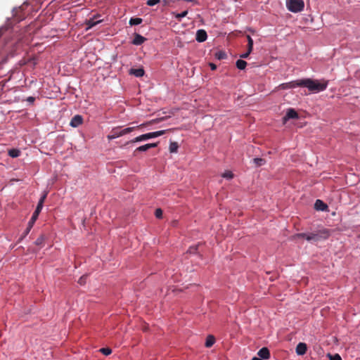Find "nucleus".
Segmentation results:
<instances>
[{"mask_svg": "<svg viewBox=\"0 0 360 360\" xmlns=\"http://www.w3.org/2000/svg\"><path fill=\"white\" fill-rule=\"evenodd\" d=\"M153 122H155V120H152L150 123H153Z\"/></svg>", "mask_w": 360, "mask_h": 360, "instance_id": "obj_42", "label": "nucleus"}, {"mask_svg": "<svg viewBox=\"0 0 360 360\" xmlns=\"http://www.w3.org/2000/svg\"><path fill=\"white\" fill-rule=\"evenodd\" d=\"M252 49H253V45L248 44V51H249V53L252 52Z\"/></svg>", "mask_w": 360, "mask_h": 360, "instance_id": "obj_39", "label": "nucleus"}, {"mask_svg": "<svg viewBox=\"0 0 360 360\" xmlns=\"http://www.w3.org/2000/svg\"><path fill=\"white\" fill-rule=\"evenodd\" d=\"M140 126L127 127L124 129H120V127H116L112 129L110 133L107 136L108 140H112L116 138L122 136L132 132L136 128L139 127Z\"/></svg>", "mask_w": 360, "mask_h": 360, "instance_id": "obj_2", "label": "nucleus"}, {"mask_svg": "<svg viewBox=\"0 0 360 360\" xmlns=\"http://www.w3.org/2000/svg\"><path fill=\"white\" fill-rule=\"evenodd\" d=\"M8 153L11 158H18L20 155V151L18 149L13 148L9 150Z\"/></svg>", "mask_w": 360, "mask_h": 360, "instance_id": "obj_19", "label": "nucleus"}, {"mask_svg": "<svg viewBox=\"0 0 360 360\" xmlns=\"http://www.w3.org/2000/svg\"><path fill=\"white\" fill-rule=\"evenodd\" d=\"M179 145L176 142H171L169 144V152L170 153H176L178 150Z\"/></svg>", "mask_w": 360, "mask_h": 360, "instance_id": "obj_22", "label": "nucleus"}, {"mask_svg": "<svg viewBox=\"0 0 360 360\" xmlns=\"http://www.w3.org/2000/svg\"><path fill=\"white\" fill-rule=\"evenodd\" d=\"M27 101L30 103H33L34 101V98L32 96H30L27 98Z\"/></svg>", "mask_w": 360, "mask_h": 360, "instance_id": "obj_38", "label": "nucleus"}, {"mask_svg": "<svg viewBox=\"0 0 360 360\" xmlns=\"http://www.w3.org/2000/svg\"><path fill=\"white\" fill-rule=\"evenodd\" d=\"M158 146V143H147L143 146H141L138 147L134 152V155H136V152H145L148 150L150 148H155Z\"/></svg>", "mask_w": 360, "mask_h": 360, "instance_id": "obj_8", "label": "nucleus"}, {"mask_svg": "<svg viewBox=\"0 0 360 360\" xmlns=\"http://www.w3.org/2000/svg\"><path fill=\"white\" fill-rule=\"evenodd\" d=\"M298 117L297 112L292 108H289L287 110L286 115L283 117V122H285L290 119H296Z\"/></svg>", "mask_w": 360, "mask_h": 360, "instance_id": "obj_9", "label": "nucleus"}, {"mask_svg": "<svg viewBox=\"0 0 360 360\" xmlns=\"http://www.w3.org/2000/svg\"><path fill=\"white\" fill-rule=\"evenodd\" d=\"M252 360H262V359L261 358H259V357L255 356V357L252 358Z\"/></svg>", "mask_w": 360, "mask_h": 360, "instance_id": "obj_41", "label": "nucleus"}, {"mask_svg": "<svg viewBox=\"0 0 360 360\" xmlns=\"http://www.w3.org/2000/svg\"><path fill=\"white\" fill-rule=\"evenodd\" d=\"M40 212H41L40 210H38L37 209L35 210V211L32 214V216L30 221L28 222V226L25 230V235L28 234V233L31 230L32 227L33 226L34 224L35 223L36 220L37 219L38 216Z\"/></svg>", "mask_w": 360, "mask_h": 360, "instance_id": "obj_5", "label": "nucleus"}, {"mask_svg": "<svg viewBox=\"0 0 360 360\" xmlns=\"http://www.w3.org/2000/svg\"><path fill=\"white\" fill-rule=\"evenodd\" d=\"M155 216H156L157 218H160L162 217V211L161 209H157L155 210Z\"/></svg>", "mask_w": 360, "mask_h": 360, "instance_id": "obj_35", "label": "nucleus"}, {"mask_svg": "<svg viewBox=\"0 0 360 360\" xmlns=\"http://www.w3.org/2000/svg\"><path fill=\"white\" fill-rule=\"evenodd\" d=\"M247 39H248V44L253 45V40L250 35L247 36Z\"/></svg>", "mask_w": 360, "mask_h": 360, "instance_id": "obj_36", "label": "nucleus"}, {"mask_svg": "<svg viewBox=\"0 0 360 360\" xmlns=\"http://www.w3.org/2000/svg\"><path fill=\"white\" fill-rule=\"evenodd\" d=\"M82 117L79 115H76L72 118L70 124L72 127H77L82 124Z\"/></svg>", "mask_w": 360, "mask_h": 360, "instance_id": "obj_10", "label": "nucleus"}, {"mask_svg": "<svg viewBox=\"0 0 360 360\" xmlns=\"http://www.w3.org/2000/svg\"><path fill=\"white\" fill-rule=\"evenodd\" d=\"M210 68H211V69H212V70H216V69H217V65H214V63H210Z\"/></svg>", "mask_w": 360, "mask_h": 360, "instance_id": "obj_40", "label": "nucleus"}, {"mask_svg": "<svg viewBox=\"0 0 360 360\" xmlns=\"http://www.w3.org/2000/svg\"><path fill=\"white\" fill-rule=\"evenodd\" d=\"M46 193H45L39 199V202H38V204H37V206L36 207L37 210H40L41 211L42 210V207H43V204H44V202L46 198Z\"/></svg>", "mask_w": 360, "mask_h": 360, "instance_id": "obj_20", "label": "nucleus"}, {"mask_svg": "<svg viewBox=\"0 0 360 360\" xmlns=\"http://www.w3.org/2000/svg\"><path fill=\"white\" fill-rule=\"evenodd\" d=\"M129 74L133 75L136 77H141L144 75V70L143 68L134 69L129 70Z\"/></svg>", "mask_w": 360, "mask_h": 360, "instance_id": "obj_17", "label": "nucleus"}, {"mask_svg": "<svg viewBox=\"0 0 360 360\" xmlns=\"http://www.w3.org/2000/svg\"><path fill=\"white\" fill-rule=\"evenodd\" d=\"M258 356L262 359H268L270 357V352L269 350L266 347H263L258 352Z\"/></svg>", "mask_w": 360, "mask_h": 360, "instance_id": "obj_13", "label": "nucleus"}, {"mask_svg": "<svg viewBox=\"0 0 360 360\" xmlns=\"http://www.w3.org/2000/svg\"><path fill=\"white\" fill-rule=\"evenodd\" d=\"M100 352L103 354L108 356L112 353V349L108 347H104V348L100 349Z\"/></svg>", "mask_w": 360, "mask_h": 360, "instance_id": "obj_26", "label": "nucleus"}, {"mask_svg": "<svg viewBox=\"0 0 360 360\" xmlns=\"http://www.w3.org/2000/svg\"><path fill=\"white\" fill-rule=\"evenodd\" d=\"M316 210L326 211L328 208L327 205L321 200H316L314 204Z\"/></svg>", "mask_w": 360, "mask_h": 360, "instance_id": "obj_14", "label": "nucleus"}, {"mask_svg": "<svg viewBox=\"0 0 360 360\" xmlns=\"http://www.w3.org/2000/svg\"><path fill=\"white\" fill-rule=\"evenodd\" d=\"M45 241V236L44 235L40 236L34 242L36 245L43 246Z\"/></svg>", "mask_w": 360, "mask_h": 360, "instance_id": "obj_25", "label": "nucleus"}, {"mask_svg": "<svg viewBox=\"0 0 360 360\" xmlns=\"http://www.w3.org/2000/svg\"><path fill=\"white\" fill-rule=\"evenodd\" d=\"M101 22H102L101 20H96L95 17L90 18L86 22V24L87 25L86 30H88L91 29V27L96 26V25H98V23Z\"/></svg>", "mask_w": 360, "mask_h": 360, "instance_id": "obj_15", "label": "nucleus"}, {"mask_svg": "<svg viewBox=\"0 0 360 360\" xmlns=\"http://www.w3.org/2000/svg\"><path fill=\"white\" fill-rule=\"evenodd\" d=\"M140 141H143V138H142V135L136 137L135 139L131 140L130 142L136 143V142H140Z\"/></svg>", "mask_w": 360, "mask_h": 360, "instance_id": "obj_34", "label": "nucleus"}, {"mask_svg": "<svg viewBox=\"0 0 360 360\" xmlns=\"http://www.w3.org/2000/svg\"><path fill=\"white\" fill-rule=\"evenodd\" d=\"M222 176L225 179H231L233 178V174L230 171H226L222 174Z\"/></svg>", "mask_w": 360, "mask_h": 360, "instance_id": "obj_29", "label": "nucleus"}, {"mask_svg": "<svg viewBox=\"0 0 360 360\" xmlns=\"http://www.w3.org/2000/svg\"><path fill=\"white\" fill-rule=\"evenodd\" d=\"M197 248H198V245L190 247V248L188 250V252L190 254L195 253L197 251Z\"/></svg>", "mask_w": 360, "mask_h": 360, "instance_id": "obj_32", "label": "nucleus"}, {"mask_svg": "<svg viewBox=\"0 0 360 360\" xmlns=\"http://www.w3.org/2000/svg\"><path fill=\"white\" fill-rule=\"evenodd\" d=\"M307 345L304 342H300L296 347V353L298 355H304L307 352Z\"/></svg>", "mask_w": 360, "mask_h": 360, "instance_id": "obj_12", "label": "nucleus"}, {"mask_svg": "<svg viewBox=\"0 0 360 360\" xmlns=\"http://www.w3.org/2000/svg\"><path fill=\"white\" fill-rule=\"evenodd\" d=\"M188 14V11H183L182 13H177L175 15V18L176 19H177L178 20H181V18H184L186 16V15Z\"/></svg>", "mask_w": 360, "mask_h": 360, "instance_id": "obj_27", "label": "nucleus"}, {"mask_svg": "<svg viewBox=\"0 0 360 360\" xmlns=\"http://www.w3.org/2000/svg\"><path fill=\"white\" fill-rule=\"evenodd\" d=\"M165 132H166V130H160V131L150 132V133L142 134V138H143V141H146L150 139H153V138H156L160 136H162V135L165 134Z\"/></svg>", "mask_w": 360, "mask_h": 360, "instance_id": "obj_6", "label": "nucleus"}, {"mask_svg": "<svg viewBox=\"0 0 360 360\" xmlns=\"http://www.w3.org/2000/svg\"><path fill=\"white\" fill-rule=\"evenodd\" d=\"M253 162L255 164L256 166L260 167L264 165L266 163V161L263 158H256L253 159Z\"/></svg>", "mask_w": 360, "mask_h": 360, "instance_id": "obj_23", "label": "nucleus"}, {"mask_svg": "<svg viewBox=\"0 0 360 360\" xmlns=\"http://www.w3.org/2000/svg\"><path fill=\"white\" fill-rule=\"evenodd\" d=\"M142 19L140 18H132L129 20L130 25H137L142 22Z\"/></svg>", "mask_w": 360, "mask_h": 360, "instance_id": "obj_24", "label": "nucleus"}, {"mask_svg": "<svg viewBox=\"0 0 360 360\" xmlns=\"http://www.w3.org/2000/svg\"><path fill=\"white\" fill-rule=\"evenodd\" d=\"M295 237V238H305L308 241L317 240L319 238V236L317 234L304 233H298Z\"/></svg>", "mask_w": 360, "mask_h": 360, "instance_id": "obj_7", "label": "nucleus"}, {"mask_svg": "<svg viewBox=\"0 0 360 360\" xmlns=\"http://www.w3.org/2000/svg\"><path fill=\"white\" fill-rule=\"evenodd\" d=\"M250 54V53H249V51H247L246 53H244L243 54L240 55V58H246L249 56V55Z\"/></svg>", "mask_w": 360, "mask_h": 360, "instance_id": "obj_37", "label": "nucleus"}, {"mask_svg": "<svg viewBox=\"0 0 360 360\" xmlns=\"http://www.w3.org/2000/svg\"><path fill=\"white\" fill-rule=\"evenodd\" d=\"M146 40V39L145 37H143V36H141L139 34H135L134 38L132 41V44L134 45H141Z\"/></svg>", "mask_w": 360, "mask_h": 360, "instance_id": "obj_16", "label": "nucleus"}, {"mask_svg": "<svg viewBox=\"0 0 360 360\" xmlns=\"http://www.w3.org/2000/svg\"><path fill=\"white\" fill-rule=\"evenodd\" d=\"M214 342H215L214 337L213 335H208L206 338L205 347H210L214 344Z\"/></svg>", "mask_w": 360, "mask_h": 360, "instance_id": "obj_18", "label": "nucleus"}, {"mask_svg": "<svg viewBox=\"0 0 360 360\" xmlns=\"http://www.w3.org/2000/svg\"><path fill=\"white\" fill-rule=\"evenodd\" d=\"M286 6L290 11L297 13L304 9V4L302 0H288Z\"/></svg>", "mask_w": 360, "mask_h": 360, "instance_id": "obj_3", "label": "nucleus"}, {"mask_svg": "<svg viewBox=\"0 0 360 360\" xmlns=\"http://www.w3.org/2000/svg\"><path fill=\"white\" fill-rule=\"evenodd\" d=\"M86 276H85V275L81 276L78 281V283L80 285H84L86 283Z\"/></svg>", "mask_w": 360, "mask_h": 360, "instance_id": "obj_33", "label": "nucleus"}, {"mask_svg": "<svg viewBox=\"0 0 360 360\" xmlns=\"http://www.w3.org/2000/svg\"><path fill=\"white\" fill-rule=\"evenodd\" d=\"M236 65L239 70H244L247 65V63L243 60L239 59L236 61Z\"/></svg>", "mask_w": 360, "mask_h": 360, "instance_id": "obj_21", "label": "nucleus"}, {"mask_svg": "<svg viewBox=\"0 0 360 360\" xmlns=\"http://www.w3.org/2000/svg\"><path fill=\"white\" fill-rule=\"evenodd\" d=\"M282 89H294L298 86H302V79H297L287 83H283L280 85Z\"/></svg>", "mask_w": 360, "mask_h": 360, "instance_id": "obj_4", "label": "nucleus"}, {"mask_svg": "<svg viewBox=\"0 0 360 360\" xmlns=\"http://www.w3.org/2000/svg\"><path fill=\"white\" fill-rule=\"evenodd\" d=\"M328 356L329 357L330 360H342L341 356L338 354H335L333 355L328 354Z\"/></svg>", "mask_w": 360, "mask_h": 360, "instance_id": "obj_28", "label": "nucleus"}, {"mask_svg": "<svg viewBox=\"0 0 360 360\" xmlns=\"http://www.w3.org/2000/svg\"><path fill=\"white\" fill-rule=\"evenodd\" d=\"M328 82L325 79L317 80L310 78L302 79V86L306 87L313 94H316L326 89Z\"/></svg>", "mask_w": 360, "mask_h": 360, "instance_id": "obj_1", "label": "nucleus"}, {"mask_svg": "<svg viewBox=\"0 0 360 360\" xmlns=\"http://www.w3.org/2000/svg\"><path fill=\"white\" fill-rule=\"evenodd\" d=\"M160 2V0H148L147 1V5L153 6L156 5L158 3Z\"/></svg>", "mask_w": 360, "mask_h": 360, "instance_id": "obj_31", "label": "nucleus"}, {"mask_svg": "<svg viewBox=\"0 0 360 360\" xmlns=\"http://www.w3.org/2000/svg\"><path fill=\"white\" fill-rule=\"evenodd\" d=\"M216 57L219 60L224 59L226 57V54L224 52L219 51L216 53Z\"/></svg>", "mask_w": 360, "mask_h": 360, "instance_id": "obj_30", "label": "nucleus"}, {"mask_svg": "<svg viewBox=\"0 0 360 360\" xmlns=\"http://www.w3.org/2000/svg\"><path fill=\"white\" fill-rule=\"evenodd\" d=\"M207 38V34L205 30H198L196 32V37L195 39L198 42H203L205 41Z\"/></svg>", "mask_w": 360, "mask_h": 360, "instance_id": "obj_11", "label": "nucleus"}]
</instances>
